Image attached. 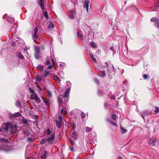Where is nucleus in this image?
Returning a JSON list of instances; mask_svg holds the SVG:
<instances>
[{
  "label": "nucleus",
  "mask_w": 159,
  "mask_h": 159,
  "mask_svg": "<svg viewBox=\"0 0 159 159\" xmlns=\"http://www.w3.org/2000/svg\"><path fill=\"white\" fill-rule=\"evenodd\" d=\"M70 18L72 19H74V16H72L70 17Z\"/></svg>",
  "instance_id": "obj_62"
},
{
  "label": "nucleus",
  "mask_w": 159,
  "mask_h": 159,
  "mask_svg": "<svg viewBox=\"0 0 159 159\" xmlns=\"http://www.w3.org/2000/svg\"><path fill=\"white\" fill-rule=\"evenodd\" d=\"M108 121L111 123V121H112L111 119H108Z\"/></svg>",
  "instance_id": "obj_60"
},
{
  "label": "nucleus",
  "mask_w": 159,
  "mask_h": 159,
  "mask_svg": "<svg viewBox=\"0 0 159 159\" xmlns=\"http://www.w3.org/2000/svg\"><path fill=\"white\" fill-rule=\"evenodd\" d=\"M70 141L71 142V144L73 145V144H74V142L73 140H72L71 139H70Z\"/></svg>",
  "instance_id": "obj_56"
},
{
  "label": "nucleus",
  "mask_w": 159,
  "mask_h": 159,
  "mask_svg": "<svg viewBox=\"0 0 159 159\" xmlns=\"http://www.w3.org/2000/svg\"><path fill=\"white\" fill-rule=\"evenodd\" d=\"M102 76H104L106 74H105V71H102Z\"/></svg>",
  "instance_id": "obj_49"
},
{
  "label": "nucleus",
  "mask_w": 159,
  "mask_h": 159,
  "mask_svg": "<svg viewBox=\"0 0 159 159\" xmlns=\"http://www.w3.org/2000/svg\"><path fill=\"white\" fill-rule=\"evenodd\" d=\"M52 133V130H51L49 129H48L47 130V135H50Z\"/></svg>",
  "instance_id": "obj_28"
},
{
  "label": "nucleus",
  "mask_w": 159,
  "mask_h": 159,
  "mask_svg": "<svg viewBox=\"0 0 159 159\" xmlns=\"http://www.w3.org/2000/svg\"><path fill=\"white\" fill-rule=\"evenodd\" d=\"M142 114L143 115L145 116H147L148 114L146 111H144L143 112Z\"/></svg>",
  "instance_id": "obj_46"
},
{
  "label": "nucleus",
  "mask_w": 159,
  "mask_h": 159,
  "mask_svg": "<svg viewBox=\"0 0 159 159\" xmlns=\"http://www.w3.org/2000/svg\"><path fill=\"white\" fill-rule=\"evenodd\" d=\"M69 93L68 92V91L66 90L64 97L66 98H68L69 97Z\"/></svg>",
  "instance_id": "obj_25"
},
{
  "label": "nucleus",
  "mask_w": 159,
  "mask_h": 159,
  "mask_svg": "<svg viewBox=\"0 0 159 159\" xmlns=\"http://www.w3.org/2000/svg\"><path fill=\"white\" fill-rule=\"evenodd\" d=\"M42 98L43 102L46 105L49 106L50 105V102L48 100H46V99L43 97L42 96Z\"/></svg>",
  "instance_id": "obj_11"
},
{
  "label": "nucleus",
  "mask_w": 159,
  "mask_h": 159,
  "mask_svg": "<svg viewBox=\"0 0 159 159\" xmlns=\"http://www.w3.org/2000/svg\"><path fill=\"white\" fill-rule=\"evenodd\" d=\"M54 27V25L52 22H50L48 28L49 29H53Z\"/></svg>",
  "instance_id": "obj_22"
},
{
  "label": "nucleus",
  "mask_w": 159,
  "mask_h": 159,
  "mask_svg": "<svg viewBox=\"0 0 159 159\" xmlns=\"http://www.w3.org/2000/svg\"><path fill=\"white\" fill-rule=\"evenodd\" d=\"M70 88H67L66 90H67L68 91V93H69V90H70Z\"/></svg>",
  "instance_id": "obj_61"
},
{
  "label": "nucleus",
  "mask_w": 159,
  "mask_h": 159,
  "mask_svg": "<svg viewBox=\"0 0 159 159\" xmlns=\"http://www.w3.org/2000/svg\"><path fill=\"white\" fill-rule=\"evenodd\" d=\"M111 123L115 127H117V124L113 121H111Z\"/></svg>",
  "instance_id": "obj_43"
},
{
  "label": "nucleus",
  "mask_w": 159,
  "mask_h": 159,
  "mask_svg": "<svg viewBox=\"0 0 159 159\" xmlns=\"http://www.w3.org/2000/svg\"><path fill=\"white\" fill-rule=\"evenodd\" d=\"M34 49L35 52H40V48L38 46L35 45L34 47Z\"/></svg>",
  "instance_id": "obj_17"
},
{
  "label": "nucleus",
  "mask_w": 159,
  "mask_h": 159,
  "mask_svg": "<svg viewBox=\"0 0 159 159\" xmlns=\"http://www.w3.org/2000/svg\"><path fill=\"white\" fill-rule=\"evenodd\" d=\"M111 118L113 120L115 121L116 119V116L115 114L112 115Z\"/></svg>",
  "instance_id": "obj_34"
},
{
  "label": "nucleus",
  "mask_w": 159,
  "mask_h": 159,
  "mask_svg": "<svg viewBox=\"0 0 159 159\" xmlns=\"http://www.w3.org/2000/svg\"><path fill=\"white\" fill-rule=\"evenodd\" d=\"M10 128L11 129V133L12 134H15L16 131L17 126L16 125H12L11 124V126Z\"/></svg>",
  "instance_id": "obj_4"
},
{
  "label": "nucleus",
  "mask_w": 159,
  "mask_h": 159,
  "mask_svg": "<svg viewBox=\"0 0 159 159\" xmlns=\"http://www.w3.org/2000/svg\"><path fill=\"white\" fill-rule=\"evenodd\" d=\"M95 44V43L93 41L91 42L90 43V45L93 48H95L96 47V45Z\"/></svg>",
  "instance_id": "obj_31"
},
{
  "label": "nucleus",
  "mask_w": 159,
  "mask_h": 159,
  "mask_svg": "<svg viewBox=\"0 0 159 159\" xmlns=\"http://www.w3.org/2000/svg\"><path fill=\"white\" fill-rule=\"evenodd\" d=\"M11 124L9 123H3L2 126V129L5 131H7L8 129L10 128Z\"/></svg>",
  "instance_id": "obj_2"
},
{
  "label": "nucleus",
  "mask_w": 159,
  "mask_h": 159,
  "mask_svg": "<svg viewBox=\"0 0 159 159\" xmlns=\"http://www.w3.org/2000/svg\"><path fill=\"white\" fill-rule=\"evenodd\" d=\"M54 121L55 122L56 126H57L58 129H60L61 125L62 123V122L59 121L57 119H55Z\"/></svg>",
  "instance_id": "obj_8"
},
{
  "label": "nucleus",
  "mask_w": 159,
  "mask_h": 159,
  "mask_svg": "<svg viewBox=\"0 0 159 159\" xmlns=\"http://www.w3.org/2000/svg\"><path fill=\"white\" fill-rule=\"evenodd\" d=\"M39 5L40 7L42 10H44L46 9V7L44 6V3L43 2H38Z\"/></svg>",
  "instance_id": "obj_9"
},
{
  "label": "nucleus",
  "mask_w": 159,
  "mask_h": 159,
  "mask_svg": "<svg viewBox=\"0 0 159 159\" xmlns=\"http://www.w3.org/2000/svg\"><path fill=\"white\" fill-rule=\"evenodd\" d=\"M118 159H123L121 157H119Z\"/></svg>",
  "instance_id": "obj_63"
},
{
  "label": "nucleus",
  "mask_w": 159,
  "mask_h": 159,
  "mask_svg": "<svg viewBox=\"0 0 159 159\" xmlns=\"http://www.w3.org/2000/svg\"><path fill=\"white\" fill-rule=\"evenodd\" d=\"M39 38V36L38 35H34V36L32 37V39L36 43H39V40H37V39Z\"/></svg>",
  "instance_id": "obj_7"
},
{
  "label": "nucleus",
  "mask_w": 159,
  "mask_h": 159,
  "mask_svg": "<svg viewBox=\"0 0 159 159\" xmlns=\"http://www.w3.org/2000/svg\"><path fill=\"white\" fill-rule=\"evenodd\" d=\"M95 81L96 82V83L97 84H98L99 83V80L97 79L95 80Z\"/></svg>",
  "instance_id": "obj_58"
},
{
  "label": "nucleus",
  "mask_w": 159,
  "mask_h": 159,
  "mask_svg": "<svg viewBox=\"0 0 159 159\" xmlns=\"http://www.w3.org/2000/svg\"><path fill=\"white\" fill-rule=\"evenodd\" d=\"M35 79L39 82H41L42 80V79L37 75L35 76Z\"/></svg>",
  "instance_id": "obj_27"
},
{
  "label": "nucleus",
  "mask_w": 159,
  "mask_h": 159,
  "mask_svg": "<svg viewBox=\"0 0 159 159\" xmlns=\"http://www.w3.org/2000/svg\"><path fill=\"white\" fill-rule=\"evenodd\" d=\"M37 96V93H35L31 95V97L30 98V99L31 100H34V99H35Z\"/></svg>",
  "instance_id": "obj_16"
},
{
  "label": "nucleus",
  "mask_w": 159,
  "mask_h": 159,
  "mask_svg": "<svg viewBox=\"0 0 159 159\" xmlns=\"http://www.w3.org/2000/svg\"><path fill=\"white\" fill-rule=\"evenodd\" d=\"M50 63V59L49 57L47 58L46 61V64L47 65H49Z\"/></svg>",
  "instance_id": "obj_23"
},
{
  "label": "nucleus",
  "mask_w": 159,
  "mask_h": 159,
  "mask_svg": "<svg viewBox=\"0 0 159 159\" xmlns=\"http://www.w3.org/2000/svg\"><path fill=\"white\" fill-rule=\"evenodd\" d=\"M22 122L23 123L26 124L27 123L28 121L27 120L25 119H23L22 120Z\"/></svg>",
  "instance_id": "obj_42"
},
{
  "label": "nucleus",
  "mask_w": 159,
  "mask_h": 159,
  "mask_svg": "<svg viewBox=\"0 0 159 159\" xmlns=\"http://www.w3.org/2000/svg\"><path fill=\"white\" fill-rule=\"evenodd\" d=\"M15 114H11V118H15Z\"/></svg>",
  "instance_id": "obj_50"
},
{
  "label": "nucleus",
  "mask_w": 159,
  "mask_h": 159,
  "mask_svg": "<svg viewBox=\"0 0 159 159\" xmlns=\"http://www.w3.org/2000/svg\"><path fill=\"white\" fill-rule=\"evenodd\" d=\"M127 131V130L124 128L123 127L120 126V133L122 134H123L125 133Z\"/></svg>",
  "instance_id": "obj_14"
},
{
  "label": "nucleus",
  "mask_w": 159,
  "mask_h": 159,
  "mask_svg": "<svg viewBox=\"0 0 159 159\" xmlns=\"http://www.w3.org/2000/svg\"><path fill=\"white\" fill-rule=\"evenodd\" d=\"M48 68L49 69H51L52 68V66L51 65H50L48 67Z\"/></svg>",
  "instance_id": "obj_54"
},
{
  "label": "nucleus",
  "mask_w": 159,
  "mask_h": 159,
  "mask_svg": "<svg viewBox=\"0 0 159 159\" xmlns=\"http://www.w3.org/2000/svg\"><path fill=\"white\" fill-rule=\"evenodd\" d=\"M91 59V61L93 62H97L96 59L93 57V55L90 54Z\"/></svg>",
  "instance_id": "obj_20"
},
{
  "label": "nucleus",
  "mask_w": 159,
  "mask_h": 159,
  "mask_svg": "<svg viewBox=\"0 0 159 159\" xmlns=\"http://www.w3.org/2000/svg\"><path fill=\"white\" fill-rule=\"evenodd\" d=\"M143 77L144 79L146 80V79H148V75H146L144 74L143 75Z\"/></svg>",
  "instance_id": "obj_38"
},
{
  "label": "nucleus",
  "mask_w": 159,
  "mask_h": 159,
  "mask_svg": "<svg viewBox=\"0 0 159 159\" xmlns=\"http://www.w3.org/2000/svg\"><path fill=\"white\" fill-rule=\"evenodd\" d=\"M55 138V133L52 134L50 136L47 138L48 144V145H51L53 143V141Z\"/></svg>",
  "instance_id": "obj_1"
},
{
  "label": "nucleus",
  "mask_w": 159,
  "mask_h": 159,
  "mask_svg": "<svg viewBox=\"0 0 159 159\" xmlns=\"http://www.w3.org/2000/svg\"><path fill=\"white\" fill-rule=\"evenodd\" d=\"M29 90H30V93H32V94L35 93L34 89H33L30 88H28Z\"/></svg>",
  "instance_id": "obj_36"
},
{
  "label": "nucleus",
  "mask_w": 159,
  "mask_h": 159,
  "mask_svg": "<svg viewBox=\"0 0 159 159\" xmlns=\"http://www.w3.org/2000/svg\"><path fill=\"white\" fill-rule=\"evenodd\" d=\"M45 24L44 23H42L41 24V27L43 28L45 27Z\"/></svg>",
  "instance_id": "obj_53"
},
{
  "label": "nucleus",
  "mask_w": 159,
  "mask_h": 159,
  "mask_svg": "<svg viewBox=\"0 0 159 159\" xmlns=\"http://www.w3.org/2000/svg\"><path fill=\"white\" fill-rule=\"evenodd\" d=\"M58 119L59 120V121L61 122H62V118L61 116H60L58 117Z\"/></svg>",
  "instance_id": "obj_47"
},
{
  "label": "nucleus",
  "mask_w": 159,
  "mask_h": 159,
  "mask_svg": "<svg viewBox=\"0 0 159 159\" xmlns=\"http://www.w3.org/2000/svg\"><path fill=\"white\" fill-rule=\"evenodd\" d=\"M48 92V96L50 97H52V93L51 91H47Z\"/></svg>",
  "instance_id": "obj_44"
},
{
  "label": "nucleus",
  "mask_w": 159,
  "mask_h": 159,
  "mask_svg": "<svg viewBox=\"0 0 159 159\" xmlns=\"http://www.w3.org/2000/svg\"><path fill=\"white\" fill-rule=\"evenodd\" d=\"M105 66L106 67H108V64L107 62H105Z\"/></svg>",
  "instance_id": "obj_55"
},
{
  "label": "nucleus",
  "mask_w": 159,
  "mask_h": 159,
  "mask_svg": "<svg viewBox=\"0 0 159 159\" xmlns=\"http://www.w3.org/2000/svg\"><path fill=\"white\" fill-rule=\"evenodd\" d=\"M155 113L157 114L159 112V108L158 107H155V110L154 111Z\"/></svg>",
  "instance_id": "obj_29"
},
{
  "label": "nucleus",
  "mask_w": 159,
  "mask_h": 159,
  "mask_svg": "<svg viewBox=\"0 0 159 159\" xmlns=\"http://www.w3.org/2000/svg\"><path fill=\"white\" fill-rule=\"evenodd\" d=\"M51 75L50 72L49 71H45L43 73L42 76L43 77H46Z\"/></svg>",
  "instance_id": "obj_10"
},
{
  "label": "nucleus",
  "mask_w": 159,
  "mask_h": 159,
  "mask_svg": "<svg viewBox=\"0 0 159 159\" xmlns=\"http://www.w3.org/2000/svg\"><path fill=\"white\" fill-rule=\"evenodd\" d=\"M155 140L154 139H150V141L149 142L150 145L152 146L155 145Z\"/></svg>",
  "instance_id": "obj_13"
},
{
  "label": "nucleus",
  "mask_w": 159,
  "mask_h": 159,
  "mask_svg": "<svg viewBox=\"0 0 159 159\" xmlns=\"http://www.w3.org/2000/svg\"><path fill=\"white\" fill-rule=\"evenodd\" d=\"M81 116L82 119L84 118L85 116V113L83 112H82L81 114Z\"/></svg>",
  "instance_id": "obj_40"
},
{
  "label": "nucleus",
  "mask_w": 159,
  "mask_h": 159,
  "mask_svg": "<svg viewBox=\"0 0 159 159\" xmlns=\"http://www.w3.org/2000/svg\"><path fill=\"white\" fill-rule=\"evenodd\" d=\"M0 141H1V142L4 141L5 142H6L7 141V139H5L4 138H0Z\"/></svg>",
  "instance_id": "obj_45"
},
{
  "label": "nucleus",
  "mask_w": 159,
  "mask_h": 159,
  "mask_svg": "<svg viewBox=\"0 0 159 159\" xmlns=\"http://www.w3.org/2000/svg\"><path fill=\"white\" fill-rule=\"evenodd\" d=\"M71 136L74 138L75 139L77 138L76 133L75 132L73 131L72 133H71Z\"/></svg>",
  "instance_id": "obj_21"
},
{
  "label": "nucleus",
  "mask_w": 159,
  "mask_h": 159,
  "mask_svg": "<svg viewBox=\"0 0 159 159\" xmlns=\"http://www.w3.org/2000/svg\"><path fill=\"white\" fill-rule=\"evenodd\" d=\"M43 15H44V16L47 19H48V15L47 11H44V12H43Z\"/></svg>",
  "instance_id": "obj_35"
},
{
  "label": "nucleus",
  "mask_w": 159,
  "mask_h": 159,
  "mask_svg": "<svg viewBox=\"0 0 159 159\" xmlns=\"http://www.w3.org/2000/svg\"><path fill=\"white\" fill-rule=\"evenodd\" d=\"M60 96H59L58 98L57 101L58 103L59 107H60L61 105H62L63 104V99L60 98Z\"/></svg>",
  "instance_id": "obj_12"
},
{
  "label": "nucleus",
  "mask_w": 159,
  "mask_h": 159,
  "mask_svg": "<svg viewBox=\"0 0 159 159\" xmlns=\"http://www.w3.org/2000/svg\"><path fill=\"white\" fill-rule=\"evenodd\" d=\"M89 2L85 0L84 2V7H85L87 12H88V8L89 7Z\"/></svg>",
  "instance_id": "obj_6"
},
{
  "label": "nucleus",
  "mask_w": 159,
  "mask_h": 159,
  "mask_svg": "<svg viewBox=\"0 0 159 159\" xmlns=\"http://www.w3.org/2000/svg\"><path fill=\"white\" fill-rule=\"evenodd\" d=\"M66 110H65L64 111V110L63 109H61L60 111L61 113V114H63L64 115H66Z\"/></svg>",
  "instance_id": "obj_37"
},
{
  "label": "nucleus",
  "mask_w": 159,
  "mask_h": 159,
  "mask_svg": "<svg viewBox=\"0 0 159 159\" xmlns=\"http://www.w3.org/2000/svg\"><path fill=\"white\" fill-rule=\"evenodd\" d=\"M41 159H46L48 155V152L46 151H45L44 153H41Z\"/></svg>",
  "instance_id": "obj_5"
},
{
  "label": "nucleus",
  "mask_w": 159,
  "mask_h": 159,
  "mask_svg": "<svg viewBox=\"0 0 159 159\" xmlns=\"http://www.w3.org/2000/svg\"><path fill=\"white\" fill-rule=\"evenodd\" d=\"M150 21L154 23V25L159 29V20L156 17H152Z\"/></svg>",
  "instance_id": "obj_3"
},
{
  "label": "nucleus",
  "mask_w": 159,
  "mask_h": 159,
  "mask_svg": "<svg viewBox=\"0 0 159 159\" xmlns=\"http://www.w3.org/2000/svg\"><path fill=\"white\" fill-rule=\"evenodd\" d=\"M34 100L37 103H39L41 102L40 99L38 96L35 98V99H34Z\"/></svg>",
  "instance_id": "obj_26"
},
{
  "label": "nucleus",
  "mask_w": 159,
  "mask_h": 159,
  "mask_svg": "<svg viewBox=\"0 0 159 159\" xmlns=\"http://www.w3.org/2000/svg\"><path fill=\"white\" fill-rule=\"evenodd\" d=\"M37 88L39 90L41 91L42 90V89L39 85H38L37 86Z\"/></svg>",
  "instance_id": "obj_52"
},
{
  "label": "nucleus",
  "mask_w": 159,
  "mask_h": 159,
  "mask_svg": "<svg viewBox=\"0 0 159 159\" xmlns=\"http://www.w3.org/2000/svg\"><path fill=\"white\" fill-rule=\"evenodd\" d=\"M141 116L144 119V117H146L145 116H144V115L142 114H141Z\"/></svg>",
  "instance_id": "obj_59"
},
{
  "label": "nucleus",
  "mask_w": 159,
  "mask_h": 159,
  "mask_svg": "<svg viewBox=\"0 0 159 159\" xmlns=\"http://www.w3.org/2000/svg\"><path fill=\"white\" fill-rule=\"evenodd\" d=\"M18 56L19 57L20 59H22L24 58L23 55L21 53H19L18 54Z\"/></svg>",
  "instance_id": "obj_39"
},
{
  "label": "nucleus",
  "mask_w": 159,
  "mask_h": 159,
  "mask_svg": "<svg viewBox=\"0 0 159 159\" xmlns=\"http://www.w3.org/2000/svg\"><path fill=\"white\" fill-rule=\"evenodd\" d=\"M51 60H52V65L54 66L55 65V61H54L53 58H51Z\"/></svg>",
  "instance_id": "obj_48"
},
{
  "label": "nucleus",
  "mask_w": 159,
  "mask_h": 159,
  "mask_svg": "<svg viewBox=\"0 0 159 159\" xmlns=\"http://www.w3.org/2000/svg\"><path fill=\"white\" fill-rule=\"evenodd\" d=\"M16 106H17V107H19V106L20 105V104L19 103H17V102L16 104Z\"/></svg>",
  "instance_id": "obj_57"
},
{
  "label": "nucleus",
  "mask_w": 159,
  "mask_h": 159,
  "mask_svg": "<svg viewBox=\"0 0 159 159\" xmlns=\"http://www.w3.org/2000/svg\"><path fill=\"white\" fill-rule=\"evenodd\" d=\"M37 68H38V69L40 70H43V66L41 65H39L37 67Z\"/></svg>",
  "instance_id": "obj_33"
},
{
  "label": "nucleus",
  "mask_w": 159,
  "mask_h": 159,
  "mask_svg": "<svg viewBox=\"0 0 159 159\" xmlns=\"http://www.w3.org/2000/svg\"><path fill=\"white\" fill-rule=\"evenodd\" d=\"M77 36L79 37H80V38H83V33L81 31L79 30L78 32L77 33Z\"/></svg>",
  "instance_id": "obj_19"
},
{
  "label": "nucleus",
  "mask_w": 159,
  "mask_h": 159,
  "mask_svg": "<svg viewBox=\"0 0 159 159\" xmlns=\"http://www.w3.org/2000/svg\"><path fill=\"white\" fill-rule=\"evenodd\" d=\"M38 31V29L37 27V26H36L34 29V35H38L37 34V32Z\"/></svg>",
  "instance_id": "obj_24"
},
{
  "label": "nucleus",
  "mask_w": 159,
  "mask_h": 159,
  "mask_svg": "<svg viewBox=\"0 0 159 159\" xmlns=\"http://www.w3.org/2000/svg\"><path fill=\"white\" fill-rule=\"evenodd\" d=\"M35 84H38V83L37 82H35Z\"/></svg>",
  "instance_id": "obj_64"
},
{
  "label": "nucleus",
  "mask_w": 159,
  "mask_h": 159,
  "mask_svg": "<svg viewBox=\"0 0 159 159\" xmlns=\"http://www.w3.org/2000/svg\"><path fill=\"white\" fill-rule=\"evenodd\" d=\"M39 53L40 52H35V53L34 54V57L36 59H39Z\"/></svg>",
  "instance_id": "obj_18"
},
{
  "label": "nucleus",
  "mask_w": 159,
  "mask_h": 159,
  "mask_svg": "<svg viewBox=\"0 0 159 159\" xmlns=\"http://www.w3.org/2000/svg\"><path fill=\"white\" fill-rule=\"evenodd\" d=\"M76 128V125L75 124H74L72 125V129H75Z\"/></svg>",
  "instance_id": "obj_51"
},
{
  "label": "nucleus",
  "mask_w": 159,
  "mask_h": 159,
  "mask_svg": "<svg viewBox=\"0 0 159 159\" xmlns=\"http://www.w3.org/2000/svg\"><path fill=\"white\" fill-rule=\"evenodd\" d=\"M46 142H47V138H43L41 140L40 144L43 145Z\"/></svg>",
  "instance_id": "obj_15"
},
{
  "label": "nucleus",
  "mask_w": 159,
  "mask_h": 159,
  "mask_svg": "<svg viewBox=\"0 0 159 159\" xmlns=\"http://www.w3.org/2000/svg\"><path fill=\"white\" fill-rule=\"evenodd\" d=\"M15 116L17 117H19L21 116V113L19 112H17L15 114Z\"/></svg>",
  "instance_id": "obj_41"
},
{
  "label": "nucleus",
  "mask_w": 159,
  "mask_h": 159,
  "mask_svg": "<svg viewBox=\"0 0 159 159\" xmlns=\"http://www.w3.org/2000/svg\"><path fill=\"white\" fill-rule=\"evenodd\" d=\"M54 79L55 81H59V80L61 81V80L60 79L59 77L58 76H57V75H56V76H54Z\"/></svg>",
  "instance_id": "obj_32"
},
{
  "label": "nucleus",
  "mask_w": 159,
  "mask_h": 159,
  "mask_svg": "<svg viewBox=\"0 0 159 159\" xmlns=\"http://www.w3.org/2000/svg\"><path fill=\"white\" fill-rule=\"evenodd\" d=\"M92 130V128H90L88 127H85V131L87 133L89 132L90 130Z\"/></svg>",
  "instance_id": "obj_30"
}]
</instances>
